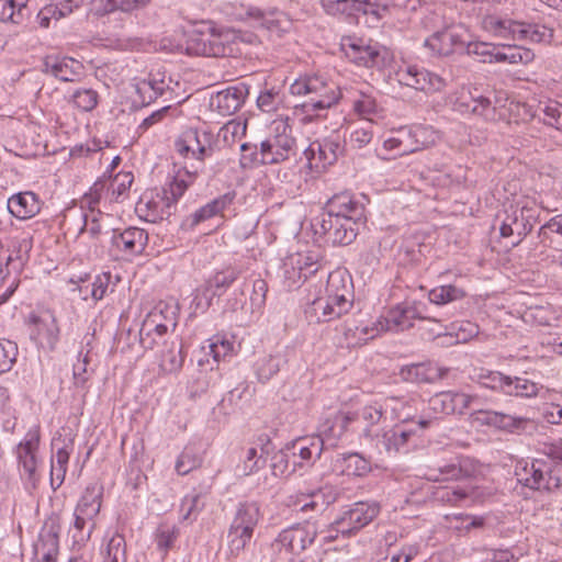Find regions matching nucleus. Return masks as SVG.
Instances as JSON below:
<instances>
[{"instance_id": "obj_43", "label": "nucleus", "mask_w": 562, "mask_h": 562, "mask_svg": "<svg viewBox=\"0 0 562 562\" xmlns=\"http://www.w3.org/2000/svg\"><path fill=\"white\" fill-rule=\"evenodd\" d=\"M27 0H0V21L20 24L27 16Z\"/></svg>"}, {"instance_id": "obj_47", "label": "nucleus", "mask_w": 562, "mask_h": 562, "mask_svg": "<svg viewBox=\"0 0 562 562\" xmlns=\"http://www.w3.org/2000/svg\"><path fill=\"white\" fill-rule=\"evenodd\" d=\"M541 386L538 383L528 379L509 376L505 394L510 396L535 397L538 395Z\"/></svg>"}, {"instance_id": "obj_49", "label": "nucleus", "mask_w": 562, "mask_h": 562, "mask_svg": "<svg viewBox=\"0 0 562 562\" xmlns=\"http://www.w3.org/2000/svg\"><path fill=\"white\" fill-rule=\"evenodd\" d=\"M373 121L367 119L361 121L359 124L351 126L349 142L353 147L362 148L367 146L373 137Z\"/></svg>"}, {"instance_id": "obj_6", "label": "nucleus", "mask_w": 562, "mask_h": 562, "mask_svg": "<svg viewBox=\"0 0 562 562\" xmlns=\"http://www.w3.org/2000/svg\"><path fill=\"white\" fill-rule=\"evenodd\" d=\"M175 146L182 157H191L199 161V165L193 166L191 171L198 168L200 172L203 169V160L214 153V135L205 130L189 128L176 140ZM186 171L190 170L184 167L180 172L183 175Z\"/></svg>"}, {"instance_id": "obj_58", "label": "nucleus", "mask_w": 562, "mask_h": 562, "mask_svg": "<svg viewBox=\"0 0 562 562\" xmlns=\"http://www.w3.org/2000/svg\"><path fill=\"white\" fill-rule=\"evenodd\" d=\"M178 536L179 529L176 526H169L167 524L160 525L155 533L157 548L166 554L167 551L173 547Z\"/></svg>"}, {"instance_id": "obj_10", "label": "nucleus", "mask_w": 562, "mask_h": 562, "mask_svg": "<svg viewBox=\"0 0 562 562\" xmlns=\"http://www.w3.org/2000/svg\"><path fill=\"white\" fill-rule=\"evenodd\" d=\"M515 474L519 483L536 491H550L560 485V479L552 475L551 463L542 459L519 462Z\"/></svg>"}, {"instance_id": "obj_24", "label": "nucleus", "mask_w": 562, "mask_h": 562, "mask_svg": "<svg viewBox=\"0 0 562 562\" xmlns=\"http://www.w3.org/2000/svg\"><path fill=\"white\" fill-rule=\"evenodd\" d=\"M485 29L493 32L495 36L513 40L527 41L529 24L514 21L510 19H498L496 16H487L484 20Z\"/></svg>"}, {"instance_id": "obj_28", "label": "nucleus", "mask_w": 562, "mask_h": 562, "mask_svg": "<svg viewBox=\"0 0 562 562\" xmlns=\"http://www.w3.org/2000/svg\"><path fill=\"white\" fill-rule=\"evenodd\" d=\"M316 535L317 532L314 527H297L283 530L279 536V540L292 553L299 554L314 542Z\"/></svg>"}, {"instance_id": "obj_19", "label": "nucleus", "mask_w": 562, "mask_h": 562, "mask_svg": "<svg viewBox=\"0 0 562 562\" xmlns=\"http://www.w3.org/2000/svg\"><path fill=\"white\" fill-rule=\"evenodd\" d=\"M474 472L473 462L469 458L458 456L449 463H438L430 468L427 479L432 482L459 481L472 476Z\"/></svg>"}, {"instance_id": "obj_45", "label": "nucleus", "mask_w": 562, "mask_h": 562, "mask_svg": "<svg viewBox=\"0 0 562 562\" xmlns=\"http://www.w3.org/2000/svg\"><path fill=\"white\" fill-rule=\"evenodd\" d=\"M207 349L209 350L205 351V347H203V357L198 360L200 367H203L204 363H209V356H212L215 363H218L222 359L225 360L226 357H231L234 352V342L227 339L216 338L209 344Z\"/></svg>"}, {"instance_id": "obj_57", "label": "nucleus", "mask_w": 562, "mask_h": 562, "mask_svg": "<svg viewBox=\"0 0 562 562\" xmlns=\"http://www.w3.org/2000/svg\"><path fill=\"white\" fill-rule=\"evenodd\" d=\"M98 93L93 89H78L76 90L69 101L79 110L89 112L92 111L98 104Z\"/></svg>"}, {"instance_id": "obj_13", "label": "nucleus", "mask_w": 562, "mask_h": 562, "mask_svg": "<svg viewBox=\"0 0 562 562\" xmlns=\"http://www.w3.org/2000/svg\"><path fill=\"white\" fill-rule=\"evenodd\" d=\"M468 38L469 31L464 25L451 24L435 32L425 41L424 45L432 55L449 56L459 49L463 52Z\"/></svg>"}, {"instance_id": "obj_4", "label": "nucleus", "mask_w": 562, "mask_h": 562, "mask_svg": "<svg viewBox=\"0 0 562 562\" xmlns=\"http://www.w3.org/2000/svg\"><path fill=\"white\" fill-rule=\"evenodd\" d=\"M290 92L297 97H308L303 104L306 113L329 109L340 98V91L334 85H328L319 76H302L290 86Z\"/></svg>"}, {"instance_id": "obj_48", "label": "nucleus", "mask_w": 562, "mask_h": 562, "mask_svg": "<svg viewBox=\"0 0 562 562\" xmlns=\"http://www.w3.org/2000/svg\"><path fill=\"white\" fill-rule=\"evenodd\" d=\"M533 57L535 55L530 49L508 46L507 52L495 50L493 63L528 64Z\"/></svg>"}, {"instance_id": "obj_42", "label": "nucleus", "mask_w": 562, "mask_h": 562, "mask_svg": "<svg viewBox=\"0 0 562 562\" xmlns=\"http://www.w3.org/2000/svg\"><path fill=\"white\" fill-rule=\"evenodd\" d=\"M246 133V123L232 120L223 125L214 137V151L223 146H233Z\"/></svg>"}, {"instance_id": "obj_1", "label": "nucleus", "mask_w": 562, "mask_h": 562, "mask_svg": "<svg viewBox=\"0 0 562 562\" xmlns=\"http://www.w3.org/2000/svg\"><path fill=\"white\" fill-rule=\"evenodd\" d=\"M350 284L341 271L328 273L325 294L315 296L305 308L308 323L331 322L347 314L353 305Z\"/></svg>"}, {"instance_id": "obj_61", "label": "nucleus", "mask_w": 562, "mask_h": 562, "mask_svg": "<svg viewBox=\"0 0 562 562\" xmlns=\"http://www.w3.org/2000/svg\"><path fill=\"white\" fill-rule=\"evenodd\" d=\"M245 16L256 21L260 26L266 27L271 32L281 30L279 20L266 14L257 7H248L245 11Z\"/></svg>"}, {"instance_id": "obj_50", "label": "nucleus", "mask_w": 562, "mask_h": 562, "mask_svg": "<svg viewBox=\"0 0 562 562\" xmlns=\"http://www.w3.org/2000/svg\"><path fill=\"white\" fill-rule=\"evenodd\" d=\"M429 301L435 304H447L465 296L463 289L452 284L441 285L432 289L429 294Z\"/></svg>"}, {"instance_id": "obj_59", "label": "nucleus", "mask_w": 562, "mask_h": 562, "mask_svg": "<svg viewBox=\"0 0 562 562\" xmlns=\"http://www.w3.org/2000/svg\"><path fill=\"white\" fill-rule=\"evenodd\" d=\"M508 379V375H505L498 371H482L477 375V382L482 386L493 391H499L504 394L505 389L507 387Z\"/></svg>"}, {"instance_id": "obj_18", "label": "nucleus", "mask_w": 562, "mask_h": 562, "mask_svg": "<svg viewBox=\"0 0 562 562\" xmlns=\"http://www.w3.org/2000/svg\"><path fill=\"white\" fill-rule=\"evenodd\" d=\"M42 72L65 82L77 81L83 74V65L71 57L48 55L43 59Z\"/></svg>"}, {"instance_id": "obj_15", "label": "nucleus", "mask_w": 562, "mask_h": 562, "mask_svg": "<svg viewBox=\"0 0 562 562\" xmlns=\"http://www.w3.org/2000/svg\"><path fill=\"white\" fill-rule=\"evenodd\" d=\"M397 77L400 83L426 93H435L446 87L443 78L417 66H407L404 69H400Z\"/></svg>"}, {"instance_id": "obj_52", "label": "nucleus", "mask_w": 562, "mask_h": 562, "mask_svg": "<svg viewBox=\"0 0 562 562\" xmlns=\"http://www.w3.org/2000/svg\"><path fill=\"white\" fill-rule=\"evenodd\" d=\"M283 363V359L280 356H265L256 362V373L260 381H269L274 374H277Z\"/></svg>"}, {"instance_id": "obj_16", "label": "nucleus", "mask_w": 562, "mask_h": 562, "mask_svg": "<svg viewBox=\"0 0 562 562\" xmlns=\"http://www.w3.org/2000/svg\"><path fill=\"white\" fill-rule=\"evenodd\" d=\"M366 436L371 437L375 441V446L380 450L387 453H396L407 450L409 439L416 436V430L407 425H396L390 429L371 435L369 429H366Z\"/></svg>"}, {"instance_id": "obj_36", "label": "nucleus", "mask_w": 562, "mask_h": 562, "mask_svg": "<svg viewBox=\"0 0 562 562\" xmlns=\"http://www.w3.org/2000/svg\"><path fill=\"white\" fill-rule=\"evenodd\" d=\"M42 344H45L49 350H54L59 339V327L55 316L50 312H45L40 316L33 317Z\"/></svg>"}, {"instance_id": "obj_32", "label": "nucleus", "mask_w": 562, "mask_h": 562, "mask_svg": "<svg viewBox=\"0 0 562 562\" xmlns=\"http://www.w3.org/2000/svg\"><path fill=\"white\" fill-rule=\"evenodd\" d=\"M103 488L97 483L90 484L82 493L75 512L87 519H94L100 512Z\"/></svg>"}, {"instance_id": "obj_12", "label": "nucleus", "mask_w": 562, "mask_h": 562, "mask_svg": "<svg viewBox=\"0 0 562 562\" xmlns=\"http://www.w3.org/2000/svg\"><path fill=\"white\" fill-rule=\"evenodd\" d=\"M40 440V429L34 427L25 434L23 440L16 447L21 476L31 488H36L40 481V474L37 473Z\"/></svg>"}, {"instance_id": "obj_3", "label": "nucleus", "mask_w": 562, "mask_h": 562, "mask_svg": "<svg viewBox=\"0 0 562 562\" xmlns=\"http://www.w3.org/2000/svg\"><path fill=\"white\" fill-rule=\"evenodd\" d=\"M272 132V135L260 143L259 151L255 150L250 156L243 155L241 165H274L296 156V140L292 136L291 126L285 121H274Z\"/></svg>"}, {"instance_id": "obj_2", "label": "nucleus", "mask_w": 562, "mask_h": 562, "mask_svg": "<svg viewBox=\"0 0 562 562\" xmlns=\"http://www.w3.org/2000/svg\"><path fill=\"white\" fill-rule=\"evenodd\" d=\"M198 175V168L194 171H186L183 175L178 172L168 187L160 192L143 194L136 204V211L153 223L168 218L176 211L177 201L195 181Z\"/></svg>"}, {"instance_id": "obj_17", "label": "nucleus", "mask_w": 562, "mask_h": 562, "mask_svg": "<svg viewBox=\"0 0 562 562\" xmlns=\"http://www.w3.org/2000/svg\"><path fill=\"white\" fill-rule=\"evenodd\" d=\"M333 216L346 217L353 222L364 224V205L352 193L340 192L333 195L323 211Z\"/></svg>"}, {"instance_id": "obj_23", "label": "nucleus", "mask_w": 562, "mask_h": 562, "mask_svg": "<svg viewBox=\"0 0 562 562\" xmlns=\"http://www.w3.org/2000/svg\"><path fill=\"white\" fill-rule=\"evenodd\" d=\"M60 522L58 517H49L40 532L34 547L36 557H57L59 550Z\"/></svg>"}, {"instance_id": "obj_56", "label": "nucleus", "mask_w": 562, "mask_h": 562, "mask_svg": "<svg viewBox=\"0 0 562 562\" xmlns=\"http://www.w3.org/2000/svg\"><path fill=\"white\" fill-rule=\"evenodd\" d=\"M200 494L186 495L180 505L181 520L192 522L203 509Z\"/></svg>"}, {"instance_id": "obj_11", "label": "nucleus", "mask_w": 562, "mask_h": 562, "mask_svg": "<svg viewBox=\"0 0 562 562\" xmlns=\"http://www.w3.org/2000/svg\"><path fill=\"white\" fill-rule=\"evenodd\" d=\"M321 270L318 256L313 252H297L288 256L282 266L284 285L289 289L300 288Z\"/></svg>"}, {"instance_id": "obj_27", "label": "nucleus", "mask_w": 562, "mask_h": 562, "mask_svg": "<svg viewBox=\"0 0 562 562\" xmlns=\"http://www.w3.org/2000/svg\"><path fill=\"white\" fill-rule=\"evenodd\" d=\"M148 243V234L138 227H128L122 233H114L112 244L128 254H142Z\"/></svg>"}, {"instance_id": "obj_25", "label": "nucleus", "mask_w": 562, "mask_h": 562, "mask_svg": "<svg viewBox=\"0 0 562 562\" xmlns=\"http://www.w3.org/2000/svg\"><path fill=\"white\" fill-rule=\"evenodd\" d=\"M355 420L356 415L353 413L337 412L321 424L317 436L325 439V445L334 446L336 440L344 435L348 426Z\"/></svg>"}, {"instance_id": "obj_51", "label": "nucleus", "mask_w": 562, "mask_h": 562, "mask_svg": "<svg viewBox=\"0 0 562 562\" xmlns=\"http://www.w3.org/2000/svg\"><path fill=\"white\" fill-rule=\"evenodd\" d=\"M254 531L231 525L227 533L228 548L232 554L238 555L250 542Z\"/></svg>"}, {"instance_id": "obj_37", "label": "nucleus", "mask_w": 562, "mask_h": 562, "mask_svg": "<svg viewBox=\"0 0 562 562\" xmlns=\"http://www.w3.org/2000/svg\"><path fill=\"white\" fill-rule=\"evenodd\" d=\"M260 517L261 514L258 503L244 502L237 506L231 525L254 531Z\"/></svg>"}, {"instance_id": "obj_5", "label": "nucleus", "mask_w": 562, "mask_h": 562, "mask_svg": "<svg viewBox=\"0 0 562 562\" xmlns=\"http://www.w3.org/2000/svg\"><path fill=\"white\" fill-rule=\"evenodd\" d=\"M326 14L333 16H371L372 21L383 19L390 11L392 0H321Z\"/></svg>"}, {"instance_id": "obj_38", "label": "nucleus", "mask_w": 562, "mask_h": 562, "mask_svg": "<svg viewBox=\"0 0 562 562\" xmlns=\"http://www.w3.org/2000/svg\"><path fill=\"white\" fill-rule=\"evenodd\" d=\"M260 441L261 443L258 447H251L246 452L243 470L245 475H249L263 468L267 457L273 451L269 439L266 440V443H262V439Z\"/></svg>"}, {"instance_id": "obj_63", "label": "nucleus", "mask_w": 562, "mask_h": 562, "mask_svg": "<svg viewBox=\"0 0 562 562\" xmlns=\"http://www.w3.org/2000/svg\"><path fill=\"white\" fill-rule=\"evenodd\" d=\"M450 335H454L457 342H468L479 335V326L470 321H462L452 324Z\"/></svg>"}, {"instance_id": "obj_31", "label": "nucleus", "mask_w": 562, "mask_h": 562, "mask_svg": "<svg viewBox=\"0 0 562 562\" xmlns=\"http://www.w3.org/2000/svg\"><path fill=\"white\" fill-rule=\"evenodd\" d=\"M235 196L236 193L234 191H229L212 200L211 202L206 203L205 205L196 210L193 214H191L186 220L183 225L192 228L195 225L200 224L201 222H204L213 217L214 215L224 211L228 205H231Z\"/></svg>"}, {"instance_id": "obj_54", "label": "nucleus", "mask_w": 562, "mask_h": 562, "mask_svg": "<svg viewBox=\"0 0 562 562\" xmlns=\"http://www.w3.org/2000/svg\"><path fill=\"white\" fill-rule=\"evenodd\" d=\"M496 47L485 42L467 41L463 53L468 56L476 57L481 63H493Z\"/></svg>"}, {"instance_id": "obj_20", "label": "nucleus", "mask_w": 562, "mask_h": 562, "mask_svg": "<svg viewBox=\"0 0 562 562\" xmlns=\"http://www.w3.org/2000/svg\"><path fill=\"white\" fill-rule=\"evenodd\" d=\"M454 109L461 113H472L482 116L486 121L496 120V106L491 99L471 90L462 89L454 101Z\"/></svg>"}, {"instance_id": "obj_34", "label": "nucleus", "mask_w": 562, "mask_h": 562, "mask_svg": "<svg viewBox=\"0 0 562 562\" xmlns=\"http://www.w3.org/2000/svg\"><path fill=\"white\" fill-rule=\"evenodd\" d=\"M184 357L180 340L165 341L160 352L159 367L166 373L179 372L183 366Z\"/></svg>"}, {"instance_id": "obj_9", "label": "nucleus", "mask_w": 562, "mask_h": 562, "mask_svg": "<svg viewBox=\"0 0 562 562\" xmlns=\"http://www.w3.org/2000/svg\"><path fill=\"white\" fill-rule=\"evenodd\" d=\"M428 321L437 327H441L439 322L436 319H428L423 317L416 306L413 305H398L390 310L385 316L378 322L379 328H372V333L369 338H373L380 331H404L414 326V321ZM431 333L436 336L443 335L440 328H430Z\"/></svg>"}, {"instance_id": "obj_7", "label": "nucleus", "mask_w": 562, "mask_h": 562, "mask_svg": "<svg viewBox=\"0 0 562 562\" xmlns=\"http://www.w3.org/2000/svg\"><path fill=\"white\" fill-rule=\"evenodd\" d=\"M362 225L346 217L333 216L324 212L315 218L313 224L316 234L323 235L327 243L339 246L351 244Z\"/></svg>"}, {"instance_id": "obj_62", "label": "nucleus", "mask_w": 562, "mask_h": 562, "mask_svg": "<svg viewBox=\"0 0 562 562\" xmlns=\"http://www.w3.org/2000/svg\"><path fill=\"white\" fill-rule=\"evenodd\" d=\"M469 495H468L467 491L463 488H460V487H457L453 490H450L447 487H441V488H438L434 493V497L437 502L445 504V505H450V506H457L460 502L465 499Z\"/></svg>"}, {"instance_id": "obj_41", "label": "nucleus", "mask_w": 562, "mask_h": 562, "mask_svg": "<svg viewBox=\"0 0 562 562\" xmlns=\"http://www.w3.org/2000/svg\"><path fill=\"white\" fill-rule=\"evenodd\" d=\"M335 468L346 475L362 476L370 471V463L358 453H348L336 460Z\"/></svg>"}, {"instance_id": "obj_33", "label": "nucleus", "mask_w": 562, "mask_h": 562, "mask_svg": "<svg viewBox=\"0 0 562 562\" xmlns=\"http://www.w3.org/2000/svg\"><path fill=\"white\" fill-rule=\"evenodd\" d=\"M324 446L325 439L319 436L300 438L293 442L292 454L293 457H300V465H302L303 462L313 463L321 457Z\"/></svg>"}, {"instance_id": "obj_60", "label": "nucleus", "mask_w": 562, "mask_h": 562, "mask_svg": "<svg viewBox=\"0 0 562 562\" xmlns=\"http://www.w3.org/2000/svg\"><path fill=\"white\" fill-rule=\"evenodd\" d=\"M353 109L360 116L367 120L370 119V115L378 112V104L371 94L359 91L358 98L353 100Z\"/></svg>"}, {"instance_id": "obj_55", "label": "nucleus", "mask_w": 562, "mask_h": 562, "mask_svg": "<svg viewBox=\"0 0 562 562\" xmlns=\"http://www.w3.org/2000/svg\"><path fill=\"white\" fill-rule=\"evenodd\" d=\"M131 172L117 173L110 183L111 200L115 202L123 201L133 183Z\"/></svg>"}, {"instance_id": "obj_22", "label": "nucleus", "mask_w": 562, "mask_h": 562, "mask_svg": "<svg viewBox=\"0 0 562 562\" xmlns=\"http://www.w3.org/2000/svg\"><path fill=\"white\" fill-rule=\"evenodd\" d=\"M53 448H56V454L52 459L50 468V485L54 490L58 488L66 475L69 457L74 450L72 439H60L55 438L52 443Z\"/></svg>"}, {"instance_id": "obj_21", "label": "nucleus", "mask_w": 562, "mask_h": 562, "mask_svg": "<svg viewBox=\"0 0 562 562\" xmlns=\"http://www.w3.org/2000/svg\"><path fill=\"white\" fill-rule=\"evenodd\" d=\"M248 94V85L238 82L218 91L216 95L212 98V104L216 106L220 114L233 115L243 106Z\"/></svg>"}, {"instance_id": "obj_14", "label": "nucleus", "mask_w": 562, "mask_h": 562, "mask_svg": "<svg viewBox=\"0 0 562 562\" xmlns=\"http://www.w3.org/2000/svg\"><path fill=\"white\" fill-rule=\"evenodd\" d=\"M380 513L378 503L358 502L335 520L337 532L350 537L369 525Z\"/></svg>"}, {"instance_id": "obj_53", "label": "nucleus", "mask_w": 562, "mask_h": 562, "mask_svg": "<svg viewBox=\"0 0 562 562\" xmlns=\"http://www.w3.org/2000/svg\"><path fill=\"white\" fill-rule=\"evenodd\" d=\"M103 562H126V542L122 535H113L108 541Z\"/></svg>"}, {"instance_id": "obj_30", "label": "nucleus", "mask_w": 562, "mask_h": 562, "mask_svg": "<svg viewBox=\"0 0 562 562\" xmlns=\"http://www.w3.org/2000/svg\"><path fill=\"white\" fill-rule=\"evenodd\" d=\"M448 369L432 363H414L401 370L404 380L415 383H432L446 376Z\"/></svg>"}, {"instance_id": "obj_29", "label": "nucleus", "mask_w": 562, "mask_h": 562, "mask_svg": "<svg viewBox=\"0 0 562 562\" xmlns=\"http://www.w3.org/2000/svg\"><path fill=\"white\" fill-rule=\"evenodd\" d=\"M340 151V145L338 140L333 138H325L323 142H313L307 149L304 150V155L312 165V160H317L316 167L333 165Z\"/></svg>"}, {"instance_id": "obj_39", "label": "nucleus", "mask_w": 562, "mask_h": 562, "mask_svg": "<svg viewBox=\"0 0 562 562\" xmlns=\"http://www.w3.org/2000/svg\"><path fill=\"white\" fill-rule=\"evenodd\" d=\"M533 116L543 124L562 132V103L554 100L540 101Z\"/></svg>"}, {"instance_id": "obj_64", "label": "nucleus", "mask_w": 562, "mask_h": 562, "mask_svg": "<svg viewBox=\"0 0 562 562\" xmlns=\"http://www.w3.org/2000/svg\"><path fill=\"white\" fill-rule=\"evenodd\" d=\"M239 276V270L235 268H227L220 272H216L213 278L207 281V289H226Z\"/></svg>"}, {"instance_id": "obj_46", "label": "nucleus", "mask_w": 562, "mask_h": 562, "mask_svg": "<svg viewBox=\"0 0 562 562\" xmlns=\"http://www.w3.org/2000/svg\"><path fill=\"white\" fill-rule=\"evenodd\" d=\"M94 527V519H87L86 516L75 512L74 524L69 529L74 544L83 546L90 539Z\"/></svg>"}, {"instance_id": "obj_40", "label": "nucleus", "mask_w": 562, "mask_h": 562, "mask_svg": "<svg viewBox=\"0 0 562 562\" xmlns=\"http://www.w3.org/2000/svg\"><path fill=\"white\" fill-rule=\"evenodd\" d=\"M532 209L522 206L521 209H513L509 213L510 224H513L514 233L517 236V240L513 243V246H517L520 241L531 232L532 224Z\"/></svg>"}, {"instance_id": "obj_35", "label": "nucleus", "mask_w": 562, "mask_h": 562, "mask_svg": "<svg viewBox=\"0 0 562 562\" xmlns=\"http://www.w3.org/2000/svg\"><path fill=\"white\" fill-rule=\"evenodd\" d=\"M476 419L481 422V424L508 431L519 429L527 422L526 418L496 411H480Z\"/></svg>"}, {"instance_id": "obj_44", "label": "nucleus", "mask_w": 562, "mask_h": 562, "mask_svg": "<svg viewBox=\"0 0 562 562\" xmlns=\"http://www.w3.org/2000/svg\"><path fill=\"white\" fill-rule=\"evenodd\" d=\"M201 449L195 445H188L176 461L175 469L178 474L186 475L202 464Z\"/></svg>"}, {"instance_id": "obj_8", "label": "nucleus", "mask_w": 562, "mask_h": 562, "mask_svg": "<svg viewBox=\"0 0 562 562\" xmlns=\"http://www.w3.org/2000/svg\"><path fill=\"white\" fill-rule=\"evenodd\" d=\"M224 35L211 24L194 29L187 40V52L190 55L223 57L231 49L224 43Z\"/></svg>"}, {"instance_id": "obj_26", "label": "nucleus", "mask_w": 562, "mask_h": 562, "mask_svg": "<svg viewBox=\"0 0 562 562\" xmlns=\"http://www.w3.org/2000/svg\"><path fill=\"white\" fill-rule=\"evenodd\" d=\"M38 196L31 191L19 192L8 200L9 212L19 220L34 217L41 211Z\"/></svg>"}]
</instances>
